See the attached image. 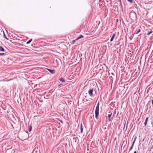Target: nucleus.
<instances>
[{"label": "nucleus", "instance_id": "7", "mask_svg": "<svg viewBox=\"0 0 153 153\" xmlns=\"http://www.w3.org/2000/svg\"><path fill=\"white\" fill-rule=\"evenodd\" d=\"M115 35H116V34L115 33H114L113 36H112L111 37V40H110V41L111 42L112 41H113L114 39L115 36Z\"/></svg>", "mask_w": 153, "mask_h": 153}, {"label": "nucleus", "instance_id": "23", "mask_svg": "<svg viewBox=\"0 0 153 153\" xmlns=\"http://www.w3.org/2000/svg\"><path fill=\"white\" fill-rule=\"evenodd\" d=\"M152 104H153V100H152Z\"/></svg>", "mask_w": 153, "mask_h": 153}, {"label": "nucleus", "instance_id": "15", "mask_svg": "<svg viewBox=\"0 0 153 153\" xmlns=\"http://www.w3.org/2000/svg\"><path fill=\"white\" fill-rule=\"evenodd\" d=\"M152 31H151L149 32L148 33H147V34L148 35H149L151 33H152Z\"/></svg>", "mask_w": 153, "mask_h": 153}, {"label": "nucleus", "instance_id": "11", "mask_svg": "<svg viewBox=\"0 0 153 153\" xmlns=\"http://www.w3.org/2000/svg\"><path fill=\"white\" fill-rule=\"evenodd\" d=\"M32 41V39H31L29 40L28 41H27L26 42L27 44H29Z\"/></svg>", "mask_w": 153, "mask_h": 153}, {"label": "nucleus", "instance_id": "12", "mask_svg": "<svg viewBox=\"0 0 153 153\" xmlns=\"http://www.w3.org/2000/svg\"><path fill=\"white\" fill-rule=\"evenodd\" d=\"M32 128V126L31 125L30 126H29V129H28V131L29 132L30 131H31Z\"/></svg>", "mask_w": 153, "mask_h": 153}, {"label": "nucleus", "instance_id": "3", "mask_svg": "<svg viewBox=\"0 0 153 153\" xmlns=\"http://www.w3.org/2000/svg\"><path fill=\"white\" fill-rule=\"evenodd\" d=\"M59 80L62 82V83H60V84H58V86H60L61 85H62V83L63 82H65V79L63 78H62V77H61L59 79Z\"/></svg>", "mask_w": 153, "mask_h": 153}, {"label": "nucleus", "instance_id": "20", "mask_svg": "<svg viewBox=\"0 0 153 153\" xmlns=\"http://www.w3.org/2000/svg\"><path fill=\"white\" fill-rule=\"evenodd\" d=\"M127 1L129 2L130 3H132L133 2V0H127Z\"/></svg>", "mask_w": 153, "mask_h": 153}, {"label": "nucleus", "instance_id": "18", "mask_svg": "<svg viewBox=\"0 0 153 153\" xmlns=\"http://www.w3.org/2000/svg\"><path fill=\"white\" fill-rule=\"evenodd\" d=\"M133 146H131V148H130V149H129V152L133 148Z\"/></svg>", "mask_w": 153, "mask_h": 153}, {"label": "nucleus", "instance_id": "8", "mask_svg": "<svg viewBox=\"0 0 153 153\" xmlns=\"http://www.w3.org/2000/svg\"><path fill=\"white\" fill-rule=\"evenodd\" d=\"M83 37V36L82 35H81L79 37H77L76 39V40H78V39H81Z\"/></svg>", "mask_w": 153, "mask_h": 153}, {"label": "nucleus", "instance_id": "5", "mask_svg": "<svg viewBox=\"0 0 153 153\" xmlns=\"http://www.w3.org/2000/svg\"><path fill=\"white\" fill-rule=\"evenodd\" d=\"M47 69L52 74H54L55 73V71L54 70H51L47 68Z\"/></svg>", "mask_w": 153, "mask_h": 153}, {"label": "nucleus", "instance_id": "24", "mask_svg": "<svg viewBox=\"0 0 153 153\" xmlns=\"http://www.w3.org/2000/svg\"><path fill=\"white\" fill-rule=\"evenodd\" d=\"M134 153H136V151H135Z\"/></svg>", "mask_w": 153, "mask_h": 153}, {"label": "nucleus", "instance_id": "17", "mask_svg": "<svg viewBox=\"0 0 153 153\" xmlns=\"http://www.w3.org/2000/svg\"><path fill=\"white\" fill-rule=\"evenodd\" d=\"M6 55V53H0V56H3Z\"/></svg>", "mask_w": 153, "mask_h": 153}, {"label": "nucleus", "instance_id": "10", "mask_svg": "<svg viewBox=\"0 0 153 153\" xmlns=\"http://www.w3.org/2000/svg\"><path fill=\"white\" fill-rule=\"evenodd\" d=\"M0 51H1L4 52V50L2 47L0 46Z\"/></svg>", "mask_w": 153, "mask_h": 153}, {"label": "nucleus", "instance_id": "1", "mask_svg": "<svg viewBox=\"0 0 153 153\" xmlns=\"http://www.w3.org/2000/svg\"><path fill=\"white\" fill-rule=\"evenodd\" d=\"M130 17L132 20H135L136 19V14L134 12H131L130 14Z\"/></svg>", "mask_w": 153, "mask_h": 153}, {"label": "nucleus", "instance_id": "19", "mask_svg": "<svg viewBox=\"0 0 153 153\" xmlns=\"http://www.w3.org/2000/svg\"><path fill=\"white\" fill-rule=\"evenodd\" d=\"M140 29H139V30H138L137 31V32L136 33V34H138L139 32H140Z\"/></svg>", "mask_w": 153, "mask_h": 153}, {"label": "nucleus", "instance_id": "14", "mask_svg": "<svg viewBox=\"0 0 153 153\" xmlns=\"http://www.w3.org/2000/svg\"><path fill=\"white\" fill-rule=\"evenodd\" d=\"M80 131L81 133L83 131V128L82 126V124H81V126H80Z\"/></svg>", "mask_w": 153, "mask_h": 153}, {"label": "nucleus", "instance_id": "16", "mask_svg": "<svg viewBox=\"0 0 153 153\" xmlns=\"http://www.w3.org/2000/svg\"><path fill=\"white\" fill-rule=\"evenodd\" d=\"M136 138V137H135V139H134V141H133V144H132V146H133L134 145V143H135V141Z\"/></svg>", "mask_w": 153, "mask_h": 153}, {"label": "nucleus", "instance_id": "2", "mask_svg": "<svg viewBox=\"0 0 153 153\" xmlns=\"http://www.w3.org/2000/svg\"><path fill=\"white\" fill-rule=\"evenodd\" d=\"M99 103H98L97 105L96 108L95 109V117L96 119L97 118L98 116L99 115Z\"/></svg>", "mask_w": 153, "mask_h": 153}, {"label": "nucleus", "instance_id": "21", "mask_svg": "<svg viewBox=\"0 0 153 153\" xmlns=\"http://www.w3.org/2000/svg\"><path fill=\"white\" fill-rule=\"evenodd\" d=\"M76 40H76V39L75 40H73L72 41V43L73 44H74V43L76 41Z\"/></svg>", "mask_w": 153, "mask_h": 153}, {"label": "nucleus", "instance_id": "6", "mask_svg": "<svg viewBox=\"0 0 153 153\" xmlns=\"http://www.w3.org/2000/svg\"><path fill=\"white\" fill-rule=\"evenodd\" d=\"M112 115V113L111 112H109L108 114V120L110 121V117Z\"/></svg>", "mask_w": 153, "mask_h": 153}, {"label": "nucleus", "instance_id": "9", "mask_svg": "<svg viewBox=\"0 0 153 153\" xmlns=\"http://www.w3.org/2000/svg\"><path fill=\"white\" fill-rule=\"evenodd\" d=\"M148 119V117H147L146 118V120L145 122L144 123V125L145 126H146V124H147V122Z\"/></svg>", "mask_w": 153, "mask_h": 153}, {"label": "nucleus", "instance_id": "13", "mask_svg": "<svg viewBox=\"0 0 153 153\" xmlns=\"http://www.w3.org/2000/svg\"><path fill=\"white\" fill-rule=\"evenodd\" d=\"M59 121L60 122V123L59 122V123L58 122V124L59 123V126H61L62 125V122L60 120H59Z\"/></svg>", "mask_w": 153, "mask_h": 153}, {"label": "nucleus", "instance_id": "22", "mask_svg": "<svg viewBox=\"0 0 153 153\" xmlns=\"http://www.w3.org/2000/svg\"><path fill=\"white\" fill-rule=\"evenodd\" d=\"M4 37H5L6 39H7V38L6 36H5V34H4Z\"/></svg>", "mask_w": 153, "mask_h": 153}, {"label": "nucleus", "instance_id": "4", "mask_svg": "<svg viewBox=\"0 0 153 153\" xmlns=\"http://www.w3.org/2000/svg\"><path fill=\"white\" fill-rule=\"evenodd\" d=\"M93 89H90L88 91V93L90 95V96L91 97L93 96Z\"/></svg>", "mask_w": 153, "mask_h": 153}]
</instances>
